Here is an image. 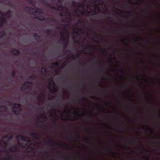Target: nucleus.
Returning <instances> with one entry per match:
<instances>
[{"mask_svg": "<svg viewBox=\"0 0 160 160\" xmlns=\"http://www.w3.org/2000/svg\"><path fill=\"white\" fill-rule=\"evenodd\" d=\"M2 107L4 108H6V107L5 106H2Z\"/></svg>", "mask_w": 160, "mask_h": 160, "instance_id": "obj_46", "label": "nucleus"}, {"mask_svg": "<svg viewBox=\"0 0 160 160\" xmlns=\"http://www.w3.org/2000/svg\"><path fill=\"white\" fill-rule=\"evenodd\" d=\"M90 34L89 33H88V38L89 39V38H90Z\"/></svg>", "mask_w": 160, "mask_h": 160, "instance_id": "obj_47", "label": "nucleus"}, {"mask_svg": "<svg viewBox=\"0 0 160 160\" xmlns=\"http://www.w3.org/2000/svg\"><path fill=\"white\" fill-rule=\"evenodd\" d=\"M60 16H63V15L62 13H61L60 14Z\"/></svg>", "mask_w": 160, "mask_h": 160, "instance_id": "obj_52", "label": "nucleus"}, {"mask_svg": "<svg viewBox=\"0 0 160 160\" xmlns=\"http://www.w3.org/2000/svg\"><path fill=\"white\" fill-rule=\"evenodd\" d=\"M88 160H90V136L89 135L90 134V127L88 126Z\"/></svg>", "mask_w": 160, "mask_h": 160, "instance_id": "obj_4", "label": "nucleus"}, {"mask_svg": "<svg viewBox=\"0 0 160 160\" xmlns=\"http://www.w3.org/2000/svg\"><path fill=\"white\" fill-rule=\"evenodd\" d=\"M0 15H2L3 16H4V14H3V12H2L0 11Z\"/></svg>", "mask_w": 160, "mask_h": 160, "instance_id": "obj_36", "label": "nucleus"}, {"mask_svg": "<svg viewBox=\"0 0 160 160\" xmlns=\"http://www.w3.org/2000/svg\"><path fill=\"white\" fill-rule=\"evenodd\" d=\"M88 15H90V12H89V11H88Z\"/></svg>", "mask_w": 160, "mask_h": 160, "instance_id": "obj_45", "label": "nucleus"}, {"mask_svg": "<svg viewBox=\"0 0 160 160\" xmlns=\"http://www.w3.org/2000/svg\"><path fill=\"white\" fill-rule=\"evenodd\" d=\"M21 105L20 104H17L16 103L13 104V108H17L18 109L17 110H13V111L15 114L17 115L19 114L21 110Z\"/></svg>", "mask_w": 160, "mask_h": 160, "instance_id": "obj_3", "label": "nucleus"}, {"mask_svg": "<svg viewBox=\"0 0 160 160\" xmlns=\"http://www.w3.org/2000/svg\"><path fill=\"white\" fill-rule=\"evenodd\" d=\"M11 52L14 55H19L20 54V51L18 50L15 49H14Z\"/></svg>", "mask_w": 160, "mask_h": 160, "instance_id": "obj_8", "label": "nucleus"}, {"mask_svg": "<svg viewBox=\"0 0 160 160\" xmlns=\"http://www.w3.org/2000/svg\"><path fill=\"white\" fill-rule=\"evenodd\" d=\"M28 134L30 135L31 136H32V137L34 138H37V137L36 136L35 133L34 132H28Z\"/></svg>", "mask_w": 160, "mask_h": 160, "instance_id": "obj_15", "label": "nucleus"}, {"mask_svg": "<svg viewBox=\"0 0 160 160\" xmlns=\"http://www.w3.org/2000/svg\"><path fill=\"white\" fill-rule=\"evenodd\" d=\"M60 68L61 69H62L63 68V66H62V65H61V66H60Z\"/></svg>", "mask_w": 160, "mask_h": 160, "instance_id": "obj_39", "label": "nucleus"}, {"mask_svg": "<svg viewBox=\"0 0 160 160\" xmlns=\"http://www.w3.org/2000/svg\"><path fill=\"white\" fill-rule=\"evenodd\" d=\"M32 84V82H26L23 85V86L22 87V90L23 91V89L26 90L27 88H29L30 86H27V84L31 85Z\"/></svg>", "mask_w": 160, "mask_h": 160, "instance_id": "obj_5", "label": "nucleus"}, {"mask_svg": "<svg viewBox=\"0 0 160 160\" xmlns=\"http://www.w3.org/2000/svg\"><path fill=\"white\" fill-rule=\"evenodd\" d=\"M54 21V19H52V22H53Z\"/></svg>", "mask_w": 160, "mask_h": 160, "instance_id": "obj_53", "label": "nucleus"}, {"mask_svg": "<svg viewBox=\"0 0 160 160\" xmlns=\"http://www.w3.org/2000/svg\"><path fill=\"white\" fill-rule=\"evenodd\" d=\"M51 116H53V114H52V113L51 114Z\"/></svg>", "mask_w": 160, "mask_h": 160, "instance_id": "obj_59", "label": "nucleus"}, {"mask_svg": "<svg viewBox=\"0 0 160 160\" xmlns=\"http://www.w3.org/2000/svg\"><path fill=\"white\" fill-rule=\"evenodd\" d=\"M88 124H89L90 122V120L89 119V118H90V102H89V100H88Z\"/></svg>", "mask_w": 160, "mask_h": 160, "instance_id": "obj_10", "label": "nucleus"}, {"mask_svg": "<svg viewBox=\"0 0 160 160\" xmlns=\"http://www.w3.org/2000/svg\"><path fill=\"white\" fill-rule=\"evenodd\" d=\"M89 62H90V59L89 58H88V64H89Z\"/></svg>", "mask_w": 160, "mask_h": 160, "instance_id": "obj_43", "label": "nucleus"}, {"mask_svg": "<svg viewBox=\"0 0 160 160\" xmlns=\"http://www.w3.org/2000/svg\"><path fill=\"white\" fill-rule=\"evenodd\" d=\"M4 140H5V139L3 140H2V139L1 140V141L3 143V145H4V147H6V146H7V144H8V142H6L5 141H3Z\"/></svg>", "mask_w": 160, "mask_h": 160, "instance_id": "obj_24", "label": "nucleus"}, {"mask_svg": "<svg viewBox=\"0 0 160 160\" xmlns=\"http://www.w3.org/2000/svg\"><path fill=\"white\" fill-rule=\"evenodd\" d=\"M78 139H80V137H78Z\"/></svg>", "mask_w": 160, "mask_h": 160, "instance_id": "obj_55", "label": "nucleus"}, {"mask_svg": "<svg viewBox=\"0 0 160 160\" xmlns=\"http://www.w3.org/2000/svg\"><path fill=\"white\" fill-rule=\"evenodd\" d=\"M11 75L12 77H14L15 76V70H13L11 72Z\"/></svg>", "mask_w": 160, "mask_h": 160, "instance_id": "obj_28", "label": "nucleus"}, {"mask_svg": "<svg viewBox=\"0 0 160 160\" xmlns=\"http://www.w3.org/2000/svg\"><path fill=\"white\" fill-rule=\"evenodd\" d=\"M41 72L43 74L45 75L47 72L46 68L44 67H42L41 68Z\"/></svg>", "mask_w": 160, "mask_h": 160, "instance_id": "obj_12", "label": "nucleus"}, {"mask_svg": "<svg viewBox=\"0 0 160 160\" xmlns=\"http://www.w3.org/2000/svg\"><path fill=\"white\" fill-rule=\"evenodd\" d=\"M26 141L28 143H29L30 144L31 143V140L30 139L27 140V141Z\"/></svg>", "mask_w": 160, "mask_h": 160, "instance_id": "obj_32", "label": "nucleus"}, {"mask_svg": "<svg viewBox=\"0 0 160 160\" xmlns=\"http://www.w3.org/2000/svg\"><path fill=\"white\" fill-rule=\"evenodd\" d=\"M18 137H20L21 139L25 141H27V139L28 138L27 137L23 136L22 135H19L18 136Z\"/></svg>", "mask_w": 160, "mask_h": 160, "instance_id": "obj_14", "label": "nucleus"}, {"mask_svg": "<svg viewBox=\"0 0 160 160\" xmlns=\"http://www.w3.org/2000/svg\"><path fill=\"white\" fill-rule=\"evenodd\" d=\"M43 118H41L40 117H38L37 118V120H39L40 122H42V121L41 120H42L43 119H44V121L46 119V117L45 116H44Z\"/></svg>", "mask_w": 160, "mask_h": 160, "instance_id": "obj_21", "label": "nucleus"}, {"mask_svg": "<svg viewBox=\"0 0 160 160\" xmlns=\"http://www.w3.org/2000/svg\"><path fill=\"white\" fill-rule=\"evenodd\" d=\"M32 53L33 55H35L36 54L34 52H32Z\"/></svg>", "mask_w": 160, "mask_h": 160, "instance_id": "obj_37", "label": "nucleus"}, {"mask_svg": "<svg viewBox=\"0 0 160 160\" xmlns=\"http://www.w3.org/2000/svg\"><path fill=\"white\" fill-rule=\"evenodd\" d=\"M52 65L54 67H57L59 65V63L58 62H56L55 63H53Z\"/></svg>", "mask_w": 160, "mask_h": 160, "instance_id": "obj_29", "label": "nucleus"}, {"mask_svg": "<svg viewBox=\"0 0 160 160\" xmlns=\"http://www.w3.org/2000/svg\"><path fill=\"white\" fill-rule=\"evenodd\" d=\"M88 48L89 49L88 51V55H89V54L90 55V51H89V49H90V44H89V43H88Z\"/></svg>", "mask_w": 160, "mask_h": 160, "instance_id": "obj_31", "label": "nucleus"}, {"mask_svg": "<svg viewBox=\"0 0 160 160\" xmlns=\"http://www.w3.org/2000/svg\"><path fill=\"white\" fill-rule=\"evenodd\" d=\"M82 110L81 109H78L77 110L75 111V112H76V115L78 117H80L81 116V114L80 113L81 111Z\"/></svg>", "mask_w": 160, "mask_h": 160, "instance_id": "obj_17", "label": "nucleus"}, {"mask_svg": "<svg viewBox=\"0 0 160 160\" xmlns=\"http://www.w3.org/2000/svg\"><path fill=\"white\" fill-rule=\"evenodd\" d=\"M45 3L47 4V6L48 7L53 9H55L57 11H59L60 8H63L62 3H60L59 4L57 3L56 6H52L50 3H48V2H45Z\"/></svg>", "mask_w": 160, "mask_h": 160, "instance_id": "obj_2", "label": "nucleus"}, {"mask_svg": "<svg viewBox=\"0 0 160 160\" xmlns=\"http://www.w3.org/2000/svg\"><path fill=\"white\" fill-rule=\"evenodd\" d=\"M80 57V54H77V55L75 56H73L72 57L73 59H78Z\"/></svg>", "mask_w": 160, "mask_h": 160, "instance_id": "obj_25", "label": "nucleus"}, {"mask_svg": "<svg viewBox=\"0 0 160 160\" xmlns=\"http://www.w3.org/2000/svg\"><path fill=\"white\" fill-rule=\"evenodd\" d=\"M34 18L42 21H43L45 20L44 17L42 15H40L38 17H36Z\"/></svg>", "mask_w": 160, "mask_h": 160, "instance_id": "obj_11", "label": "nucleus"}, {"mask_svg": "<svg viewBox=\"0 0 160 160\" xmlns=\"http://www.w3.org/2000/svg\"><path fill=\"white\" fill-rule=\"evenodd\" d=\"M33 36L38 41V40L39 39V38L40 37V36L38 35L36 33H34L33 35Z\"/></svg>", "mask_w": 160, "mask_h": 160, "instance_id": "obj_13", "label": "nucleus"}, {"mask_svg": "<svg viewBox=\"0 0 160 160\" xmlns=\"http://www.w3.org/2000/svg\"><path fill=\"white\" fill-rule=\"evenodd\" d=\"M68 51V50H66L65 51H66V52H67V51Z\"/></svg>", "mask_w": 160, "mask_h": 160, "instance_id": "obj_63", "label": "nucleus"}, {"mask_svg": "<svg viewBox=\"0 0 160 160\" xmlns=\"http://www.w3.org/2000/svg\"><path fill=\"white\" fill-rule=\"evenodd\" d=\"M88 31H89L90 30V27L89 25L88 26Z\"/></svg>", "mask_w": 160, "mask_h": 160, "instance_id": "obj_41", "label": "nucleus"}, {"mask_svg": "<svg viewBox=\"0 0 160 160\" xmlns=\"http://www.w3.org/2000/svg\"><path fill=\"white\" fill-rule=\"evenodd\" d=\"M74 33L75 34H78V31H75L74 32Z\"/></svg>", "mask_w": 160, "mask_h": 160, "instance_id": "obj_38", "label": "nucleus"}, {"mask_svg": "<svg viewBox=\"0 0 160 160\" xmlns=\"http://www.w3.org/2000/svg\"><path fill=\"white\" fill-rule=\"evenodd\" d=\"M72 3L73 4H77L79 8H81L82 9H84V4L83 3H77L76 2L74 1H72Z\"/></svg>", "mask_w": 160, "mask_h": 160, "instance_id": "obj_6", "label": "nucleus"}, {"mask_svg": "<svg viewBox=\"0 0 160 160\" xmlns=\"http://www.w3.org/2000/svg\"><path fill=\"white\" fill-rule=\"evenodd\" d=\"M90 4H89H89H88V9H89V7H90Z\"/></svg>", "mask_w": 160, "mask_h": 160, "instance_id": "obj_40", "label": "nucleus"}, {"mask_svg": "<svg viewBox=\"0 0 160 160\" xmlns=\"http://www.w3.org/2000/svg\"><path fill=\"white\" fill-rule=\"evenodd\" d=\"M53 90L55 92L57 91V90L56 89V88H55L54 87H53Z\"/></svg>", "mask_w": 160, "mask_h": 160, "instance_id": "obj_35", "label": "nucleus"}, {"mask_svg": "<svg viewBox=\"0 0 160 160\" xmlns=\"http://www.w3.org/2000/svg\"><path fill=\"white\" fill-rule=\"evenodd\" d=\"M13 157L12 155H9V156L7 158V159L8 160H12Z\"/></svg>", "mask_w": 160, "mask_h": 160, "instance_id": "obj_26", "label": "nucleus"}, {"mask_svg": "<svg viewBox=\"0 0 160 160\" xmlns=\"http://www.w3.org/2000/svg\"><path fill=\"white\" fill-rule=\"evenodd\" d=\"M32 2H33L32 0H30L29 2L30 3H32Z\"/></svg>", "mask_w": 160, "mask_h": 160, "instance_id": "obj_42", "label": "nucleus"}, {"mask_svg": "<svg viewBox=\"0 0 160 160\" xmlns=\"http://www.w3.org/2000/svg\"><path fill=\"white\" fill-rule=\"evenodd\" d=\"M75 13L77 14H78V12L80 13L82 15H83L84 14V12H82L80 10H79V11H78V10H76L75 11Z\"/></svg>", "mask_w": 160, "mask_h": 160, "instance_id": "obj_27", "label": "nucleus"}, {"mask_svg": "<svg viewBox=\"0 0 160 160\" xmlns=\"http://www.w3.org/2000/svg\"><path fill=\"white\" fill-rule=\"evenodd\" d=\"M66 96H67L68 97V96L67 94H66Z\"/></svg>", "mask_w": 160, "mask_h": 160, "instance_id": "obj_61", "label": "nucleus"}, {"mask_svg": "<svg viewBox=\"0 0 160 160\" xmlns=\"http://www.w3.org/2000/svg\"><path fill=\"white\" fill-rule=\"evenodd\" d=\"M71 19H72V18H70V19H71V20H70V21H71Z\"/></svg>", "mask_w": 160, "mask_h": 160, "instance_id": "obj_64", "label": "nucleus"}, {"mask_svg": "<svg viewBox=\"0 0 160 160\" xmlns=\"http://www.w3.org/2000/svg\"><path fill=\"white\" fill-rule=\"evenodd\" d=\"M58 145L59 146H60L64 148H69V147L68 145L66 143H62V142H60L58 143Z\"/></svg>", "mask_w": 160, "mask_h": 160, "instance_id": "obj_9", "label": "nucleus"}, {"mask_svg": "<svg viewBox=\"0 0 160 160\" xmlns=\"http://www.w3.org/2000/svg\"><path fill=\"white\" fill-rule=\"evenodd\" d=\"M6 35V33L4 31H2L0 32V38Z\"/></svg>", "mask_w": 160, "mask_h": 160, "instance_id": "obj_19", "label": "nucleus"}, {"mask_svg": "<svg viewBox=\"0 0 160 160\" xmlns=\"http://www.w3.org/2000/svg\"><path fill=\"white\" fill-rule=\"evenodd\" d=\"M33 8L31 7L27 6L25 8L24 10L26 12L31 13V14H33L35 13H38L40 14L43 13V12L42 10V9L39 8Z\"/></svg>", "mask_w": 160, "mask_h": 160, "instance_id": "obj_1", "label": "nucleus"}, {"mask_svg": "<svg viewBox=\"0 0 160 160\" xmlns=\"http://www.w3.org/2000/svg\"><path fill=\"white\" fill-rule=\"evenodd\" d=\"M67 120H73L72 119H67Z\"/></svg>", "mask_w": 160, "mask_h": 160, "instance_id": "obj_49", "label": "nucleus"}, {"mask_svg": "<svg viewBox=\"0 0 160 160\" xmlns=\"http://www.w3.org/2000/svg\"><path fill=\"white\" fill-rule=\"evenodd\" d=\"M65 32L67 33H68V32L67 31H65Z\"/></svg>", "mask_w": 160, "mask_h": 160, "instance_id": "obj_56", "label": "nucleus"}, {"mask_svg": "<svg viewBox=\"0 0 160 160\" xmlns=\"http://www.w3.org/2000/svg\"><path fill=\"white\" fill-rule=\"evenodd\" d=\"M60 34H61L62 37H64L63 33L62 32H61Z\"/></svg>", "mask_w": 160, "mask_h": 160, "instance_id": "obj_33", "label": "nucleus"}, {"mask_svg": "<svg viewBox=\"0 0 160 160\" xmlns=\"http://www.w3.org/2000/svg\"><path fill=\"white\" fill-rule=\"evenodd\" d=\"M52 32V30L49 29H47L45 31V32L48 35H51V32Z\"/></svg>", "mask_w": 160, "mask_h": 160, "instance_id": "obj_22", "label": "nucleus"}, {"mask_svg": "<svg viewBox=\"0 0 160 160\" xmlns=\"http://www.w3.org/2000/svg\"><path fill=\"white\" fill-rule=\"evenodd\" d=\"M56 110V109H55V108H54L52 109H51V110L52 111H53V110H54V111H55Z\"/></svg>", "mask_w": 160, "mask_h": 160, "instance_id": "obj_44", "label": "nucleus"}, {"mask_svg": "<svg viewBox=\"0 0 160 160\" xmlns=\"http://www.w3.org/2000/svg\"><path fill=\"white\" fill-rule=\"evenodd\" d=\"M78 157L79 158H80V155H78Z\"/></svg>", "mask_w": 160, "mask_h": 160, "instance_id": "obj_57", "label": "nucleus"}, {"mask_svg": "<svg viewBox=\"0 0 160 160\" xmlns=\"http://www.w3.org/2000/svg\"><path fill=\"white\" fill-rule=\"evenodd\" d=\"M34 92H35V93H36V91H34Z\"/></svg>", "mask_w": 160, "mask_h": 160, "instance_id": "obj_62", "label": "nucleus"}, {"mask_svg": "<svg viewBox=\"0 0 160 160\" xmlns=\"http://www.w3.org/2000/svg\"><path fill=\"white\" fill-rule=\"evenodd\" d=\"M63 1V0H58V1L59 3H62Z\"/></svg>", "mask_w": 160, "mask_h": 160, "instance_id": "obj_34", "label": "nucleus"}, {"mask_svg": "<svg viewBox=\"0 0 160 160\" xmlns=\"http://www.w3.org/2000/svg\"><path fill=\"white\" fill-rule=\"evenodd\" d=\"M89 72H90V68H89V65H88V89L90 88V82L89 81ZM88 93H89V91H88Z\"/></svg>", "mask_w": 160, "mask_h": 160, "instance_id": "obj_16", "label": "nucleus"}, {"mask_svg": "<svg viewBox=\"0 0 160 160\" xmlns=\"http://www.w3.org/2000/svg\"><path fill=\"white\" fill-rule=\"evenodd\" d=\"M77 90H78L79 91H80V89L79 88H77Z\"/></svg>", "mask_w": 160, "mask_h": 160, "instance_id": "obj_48", "label": "nucleus"}, {"mask_svg": "<svg viewBox=\"0 0 160 160\" xmlns=\"http://www.w3.org/2000/svg\"><path fill=\"white\" fill-rule=\"evenodd\" d=\"M28 78L30 79H35L37 77L36 75H34L33 76H29Z\"/></svg>", "mask_w": 160, "mask_h": 160, "instance_id": "obj_23", "label": "nucleus"}, {"mask_svg": "<svg viewBox=\"0 0 160 160\" xmlns=\"http://www.w3.org/2000/svg\"><path fill=\"white\" fill-rule=\"evenodd\" d=\"M5 138H8V139H9L10 140V139H12L13 138V137H12V136H11L10 137H7V136H5L2 137V140H3Z\"/></svg>", "mask_w": 160, "mask_h": 160, "instance_id": "obj_20", "label": "nucleus"}, {"mask_svg": "<svg viewBox=\"0 0 160 160\" xmlns=\"http://www.w3.org/2000/svg\"><path fill=\"white\" fill-rule=\"evenodd\" d=\"M61 119L62 120H63V118H61Z\"/></svg>", "mask_w": 160, "mask_h": 160, "instance_id": "obj_60", "label": "nucleus"}, {"mask_svg": "<svg viewBox=\"0 0 160 160\" xmlns=\"http://www.w3.org/2000/svg\"><path fill=\"white\" fill-rule=\"evenodd\" d=\"M18 146L16 145H14L12 148H9V149L10 150V151L11 152H15L17 151L16 150L14 151L13 149L16 150L18 149Z\"/></svg>", "mask_w": 160, "mask_h": 160, "instance_id": "obj_7", "label": "nucleus"}, {"mask_svg": "<svg viewBox=\"0 0 160 160\" xmlns=\"http://www.w3.org/2000/svg\"><path fill=\"white\" fill-rule=\"evenodd\" d=\"M44 152H45V154H46L47 153V152H47L46 151H45Z\"/></svg>", "mask_w": 160, "mask_h": 160, "instance_id": "obj_50", "label": "nucleus"}, {"mask_svg": "<svg viewBox=\"0 0 160 160\" xmlns=\"http://www.w3.org/2000/svg\"><path fill=\"white\" fill-rule=\"evenodd\" d=\"M66 45H67V44L65 43V47H66Z\"/></svg>", "mask_w": 160, "mask_h": 160, "instance_id": "obj_51", "label": "nucleus"}, {"mask_svg": "<svg viewBox=\"0 0 160 160\" xmlns=\"http://www.w3.org/2000/svg\"><path fill=\"white\" fill-rule=\"evenodd\" d=\"M55 142L52 139H50L47 142V143L48 144H50L51 142Z\"/></svg>", "mask_w": 160, "mask_h": 160, "instance_id": "obj_30", "label": "nucleus"}, {"mask_svg": "<svg viewBox=\"0 0 160 160\" xmlns=\"http://www.w3.org/2000/svg\"><path fill=\"white\" fill-rule=\"evenodd\" d=\"M5 20V18H4L3 17L1 18H0V25H2L3 23L4 22Z\"/></svg>", "mask_w": 160, "mask_h": 160, "instance_id": "obj_18", "label": "nucleus"}, {"mask_svg": "<svg viewBox=\"0 0 160 160\" xmlns=\"http://www.w3.org/2000/svg\"><path fill=\"white\" fill-rule=\"evenodd\" d=\"M77 25V23H76L75 24V26Z\"/></svg>", "mask_w": 160, "mask_h": 160, "instance_id": "obj_58", "label": "nucleus"}, {"mask_svg": "<svg viewBox=\"0 0 160 160\" xmlns=\"http://www.w3.org/2000/svg\"><path fill=\"white\" fill-rule=\"evenodd\" d=\"M49 89H50V91H52V90L50 89V88H49Z\"/></svg>", "mask_w": 160, "mask_h": 160, "instance_id": "obj_54", "label": "nucleus"}]
</instances>
